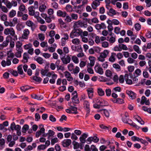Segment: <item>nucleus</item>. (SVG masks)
<instances>
[{"mask_svg":"<svg viewBox=\"0 0 151 151\" xmlns=\"http://www.w3.org/2000/svg\"><path fill=\"white\" fill-rule=\"evenodd\" d=\"M87 91L88 92V97L90 99L92 98L93 96V91L92 88H89L87 89Z\"/></svg>","mask_w":151,"mask_h":151,"instance_id":"nucleus-23","label":"nucleus"},{"mask_svg":"<svg viewBox=\"0 0 151 151\" xmlns=\"http://www.w3.org/2000/svg\"><path fill=\"white\" fill-rule=\"evenodd\" d=\"M107 13L110 16L116 15V11L112 8L110 9L109 10V12H107Z\"/></svg>","mask_w":151,"mask_h":151,"instance_id":"nucleus-32","label":"nucleus"},{"mask_svg":"<svg viewBox=\"0 0 151 151\" xmlns=\"http://www.w3.org/2000/svg\"><path fill=\"white\" fill-rule=\"evenodd\" d=\"M119 44L122 50H128V48L126 45L123 44Z\"/></svg>","mask_w":151,"mask_h":151,"instance_id":"nucleus-56","label":"nucleus"},{"mask_svg":"<svg viewBox=\"0 0 151 151\" xmlns=\"http://www.w3.org/2000/svg\"><path fill=\"white\" fill-rule=\"evenodd\" d=\"M29 128V126L27 124H24L22 128V132L23 133H25Z\"/></svg>","mask_w":151,"mask_h":151,"instance_id":"nucleus-35","label":"nucleus"},{"mask_svg":"<svg viewBox=\"0 0 151 151\" xmlns=\"http://www.w3.org/2000/svg\"><path fill=\"white\" fill-rule=\"evenodd\" d=\"M25 7L23 4H21L19 8V9L20 11L22 12L24 11L25 10Z\"/></svg>","mask_w":151,"mask_h":151,"instance_id":"nucleus-63","label":"nucleus"},{"mask_svg":"<svg viewBox=\"0 0 151 151\" xmlns=\"http://www.w3.org/2000/svg\"><path fill=\"white\" fill-rule=\"evenodd\" d=\"M65 21L67 23H69L72 20V19L67 14H66V15L65 16Z\"/></svg>","mask_w":151,"mask_h":151,"instance_id":"nucleus-43","label":"nucleus"},{"mask_svg":"<svg viewBox=\"0 0 151 151\" xmlns=\"http://www.w3.org/2000/svg\"><path fill=\"white\" fill-rule=\"evenodd\" d=\"M11 59L6 58V61L5 60H3L1 63V65L4 67H5L6 65L9 66L11 65Z\"/></svg>","mask_w":151,"mask_h":151,"instance_id":"nucleus-10","label":"nucleus"},{"mask_svg":"<svg viewBox=\"0 0 151 151\" xmlns=\"http://www.w3.org/2000/svg\"><path fill=\"white\" fill-rule=\"evenodd\" d=\"M61 59L63 64H67L70 62L71 58L69 55H66V57L65 56L61 58Z\"/></svg>","mask_w":151,"mask_h":151,"instance_id":"nucleus-7","label":"nucleus"},{"mask_svg":"<svg viewBox=\"0 0 151 151\" xmlns=\"http://www.w3.org/2000/svg\"><path fill=\"white\" fill-rule=\"evenodd\" d=\"M22 65L21 64L19 65L17 67V70L18 73L20 75H22L23 73V71L22 69Z\"/></svg>","mask_w":151,"mask_h":151,"instance_id":"nucleus-36","label":"nucleus"},{"mask_svg":"<svg viewBox=\"0 0 151 151\" xmlns=\"http://www.w3.org/2000/svg\"><path fill=\"white\" fill-rule=\"evenodd\" d=\"M67 14L66 12L60 10H58L57 12V14L58 16L62 17H65Z\"/></svg>","mask_w":151,"mask_h":151,"instance_id":"nucleus-18","label":"nucleus"},{"mask_svg":"<svg viewBox=\"0 0 151 151\" xmlns=\"http://www.w3.org/2000/svg\"><path fill=\"white\" fill-rule=\"evenodd\" d=\"M129 75L127 74H126L124 75V79L126 81V83L131 85L132 83V81L131 79L129 78Z\"/></svg>","mask_w":151,"mask_h":151,"instance_id":"nucleus-24","label":"nucleus"},{"mask_svg":"<svg viewBox=\"0 0 151 151\" xmlns=\"http://www.w3.org/2000/svg\"><path fill=\"white\" fill-rule=\"evenodd\" d=\"M113 66L118 71H120L121 70L120 66L118 64H114L113 65Z\"/></svg>","mask_w":151,"mask_h":151,"instance_id":"nucleus-45","label":"nucleus"},{"mask_svg":"<svg viewBox=\"0 0 151 151\" xmlns=\"http://www.w3.org/2000/svg\"><path fill=\"white\" fill-rule=\"evenodd\" d=\"M120 28L119 27H115L114 28V32L116 34H119L120 33Z\"/></svg>","mask_w":151,"mask_h":151,"instance_id":"nucleus-60","label":"nucleus"},{"mask_svg":"<svg viewBox=\"0 0 151 151\" xmlns=\"http://www.w3.org/2000/svg\"><path fill=\"white\" fill-rule=\"evenodd\" d=\"M71 49L73 50L78 52H82L83 50L82 48L81 45H78V46H75L72 45L71 46Z\"/></svg>","mask_w":151,"mask_h":151,"instance_id":"nucleus-15","label":"nucleus"},{"mask_svg":"<svg viewBox=\"0 0 151 151\" xmlns=\"http://www.w3.org/2000/svg\"><path fill=\"white\" fill-rule=\"evenodd\" d=\"M47 7L45 4H42L40 6L39 8V11L41 12H43L46 9Z\"/></svg>","mask_w":151,"mask_h":151,"instance_id":"nucleus-40","label":"nucleus"},{"mask_svg":"<svg viewBox=\"0 0 151 151\" xmlns=\"http://www.w3.org/2000/svg\"><path fill=\"white\" fill-rule=\"evenodd\" d=\"M112 25H108L107 26V28L109 31V33H108L107 31L104 30V36H107L108 33L110 36H111L112 35V31L113 29V27Z\"/></svg>","mask_w":151,"mask_h":151,"instance_id":"nucleus-9","label":"nucleus"},{"mask_svg":"<svg viewBox=\"0 0 151 151\" xmlns=\"http://www.w3.org/2000/svg\"><path fill=\"white\" fill-rule=\"evenodd\" d=\"M65 9L68 12H72L73 10L72 6L69 4H68L65 7Z\"/></svg>","mask_w":151,"mask_h":151,"instance_id":"nucleus-51","label":"nucleus"},{"mask_svg":"<svg viewBox=\"0 0 151 151\" xmlns=\"http://www.w3.org/2000/svg\"><path fill=\"white\" fill-rule=\"evenodd\" d=\"M16 11L14 10H12L9 12V16L10 18H12L16 15Z\"/></svg>","mask_w":151,"mask_h":151,"instance_id":"nucleus-39","label":"nucleus"},{"mask_svg":"<svg viewBox=\"0 0 151 151\" xmlns=\"http://www.w3.org/2000/svg\"><path fill=\"white\" fill-rule=\"evenodd\" d=\"M34 8L33 6H31L28 8V10L29 11V14L30 16H33L35 11L33 10Z\"/></svg>","mask_w":151,"mask_h":151,"instance_id":"nucleus-31","label":"nucleus"},{"mask_svg":"<svg viewBox=\"0 0 151 151\" xmlns=\"http://www.w3.org/2000/svg\"><path fill=\"white\" fill-rule=\"evenodd\" d=\"M113 50L115 51H121L122 50L120 44L114 47L113 48Z\"/></svg>","mask_w":151,"mask_h":151,"instance_id":"nucleus-47","label":"nucleus"},{"mask_svg":"<svg viewBox=\"0 0 151 151\" xmlns=\"http://www.w3.org/2000/svg\"><path fill=\"white\" fill-rule=\"evenodd\" d=\"M104 144L106 145V146L104 145V150L108 148H111L112 146L114 145H113V143L110 142L109 140H104Z\"/></svg>","mask_w":151,"mask_h":151,"instance_id":"nucleus-19","label":"nucleus"},{"mask_svg":"<svg viewBox=\"0 0 151 151\" xmlns=\"http://www.w3.org/2000/svg\"><path fill=\"white\" fill-rule=\"evenodd\" d=\"M134 28L137 31H139L141 29V25L138 23H136L135 24Z\"/></svg>","mask_w":151,"mask_h":151,"instance_id":"nucleus-58","label":"nucleus"},{"mask_svg":"<svg viewBox=\"0 0 151 151\" xmlns=\"http://www.w3.org/2000/svg\"><path fill=\"white\" fill-rule=\"evenodd\" d=\"M134 118L141 125H143L145 124L144 122L141 117L138 115H135L134 116Z\"/></svg>","mask_w":151,"mask_h":151,"instance_id":"nucleus-20","label":"nucleus"},{"mask_svg":"<svg viewBox=\"0 0 151 151\" xmlns=\"http://www.w3.org/2000/svg\"><path fill=\"white\" fill-rule=\"evenodd\" d=\"M116 55V53H112V55L109 58V60L111 62H114L115 60V55Z\"/></svg>","mask_w":151,"mask_h":151,"instance_id":"nucleus-42","label":"nucleus"},{"mask_svg":"<svg viewBox=\"0 0 151 151\" xmlns=\"http://www.w3.org/2000/svg\"><path fill=\"white\" fill-rule=\"evenodd\" d=\"M59 23L60 25V26L62 28H65L66 27V24L64 22L63 20L61 18L58 19Z\"/></svg>","mask_w":151,"mask_h":151,"instance_id":"nucleus-29","label":"nucleus"},{"mask_svg":"<svg viewBox=\"0 0 151 151\" xmlns=\"http://www.w3.org/2000/svg\"><path fill=\"white\" fill-rule=\"evenodd\" d=\"M129 122H130V123H129V124L130 125L133 126L138 129L140 128V127L137 126L135 123H134L132 120H130Z\"/></svg>","mask_w":151,"mask_h":151,"instance_id":"nucleus-44","label":"nucleus"},{"mask_svg":"<svg viewBox=\"0 0 151 151\" xmlns=\"http://www.w3.org/2000/svg\"><path fill=\"white\" fill-rule=\"evenodd\" d=\"M116 103L121 104L124 103V101L122 99L117 98L116 99Z\"/></svg>","mask_w":151,"mask_h":151,"instance_id":"nucleus-55","label":"nucleus"},{"mask_svg":"<svg viewBox=\"0 0 151 151\" xmlns=\"http://www.w3.org/2000/svg\"><path fill=\"white\" fill-rule=\"evenodd\" d=\"M4 33L6 35L10 34L12 36H13L15 35V31L12 28L5 29H4Z\"/></svg>","mask_w":151,"mask_h":151,"instance_id":"nucleus-5","label":"nucleus"},{"mask_svg":"<svg viewBox=\"0 0 151 151\" xmlns=\"http://www.w3.org/2000/svg\"><path fill=\"white\" fill-rule=\"evenodd\" d=\"M98 59L100 61L103 62L104 61V52H101L100 53Z\"/></svg>","mask_w":151,"mask_h":151,"instance_id":"nucleus-46","label":"nucleus"},{"mask_svg":"<svg viewBox=\"0 0 151 151\" xmlns=\"http://www.w3.org/2000/svg\"><path fill=\"white\" fill-rule=\"evenodd\" d=\"M74 65L72 63L69 64L68 66V68L69 71H71L73 70Z\"/></svg>","mask_w":151,"mask_h":151,"instance_id":"nucleus-64","label":"nucleus"},{"mask_svg":"<svg viewBox=\"0 0 151 151\" xmlns=\"http://www.w3.org/2000/svg\"><path fill=\"white\" fill-rule=\"evenodd\" d=\"M12 39V37L10 35L8 36L6 38V40L4 41L2 44H0V50H2L4 47H6Z\"/></svg>","mask_w":151,"mask_h":151,"instance_id":"nucleus-3","label":"nucleus"},{"mask_svg":"<svg viewBox=\"0 0 151 151\" xmlns=\"http://www.w3.org/2000/svg\"><path fill=\"white\" fill-rule=\"evenodd\" d=\"M127 93L132 99H134L136 98V95L131 91L127 90Z\"/></svg>","mask_w":151,"mask_h":151,"instance_id":"nucleus-14","label":"nucleus"},{"mask_svg":"<svg viewBox=\"0 0 151 151\" xmlns=\"http://www.w3.org/2000/svg\"><path fill=\"white\" fill-rule=\"evenodd\" d=\"M33 79L35 81L38 82L40 83L42 80V79L40 77H38L37 76H33Z\"/></svg>","mask_w":151,"mask_h":151,"instance_id":"nucleus-54","label":"nucleus"},{"mask_svg":"<svg viewBox=\"0 0 151 151\" xmlns=\"http://www.w3.org/2000/svg\"><path fill=\"white\" fill-rule=\"evenodd\" d=\"M33 87H31L29 86H23L20 87V89L22 92H25L26 91L29 90V89L33 88Z\"/></svg>","mask_w":151,"mask_h":151,"instance_id":"nucleus-27","label":"nucleus"},{"mask_svg":"<svg viewBox=\"0 0 151 151\" xmlns=\"http://www.w3.org/2000/svg\"><path fill=\"white\" fill-rule=\"evenodd\" d=\"M71 143L70 139H66L64 140L62 142V145L64 147H67L69 146Z\"/></svg>","mask_w":151,"mask_h":151,"instance_id":"nucleus-11","label":"nucleus"},{"mask_svg":"<svg viewBox=\"0 0 151 151\" xmlns=\"http://www.w3.org/2000/svg\"><path fill=\"white\" fill-rule=\"evenodd\" d=\"M122 120L124 123H128L129 124V123H130V122H129L130 120H132L125 116H123L122 118Z\"/></svg>","mask_w":151,"mask_h":151,"instance_id":"nucleus-38","label":"nucleus"},{"mask_svg":"<svg viewBox=\"0 0 151 151\" xmlns=\"http://www.w3.org/2000/svg\"><path fill=\"white\" fill-rule=\"evenodd\" d=\"M72 95L73 96V97L71 99L73 103L76 104H79L80 101L78 98L77 91H74L72 93Z\"/></svg>","mask_w":151,"mask_h":151,"instance_id":"nucleus-4","label":"nucleus"},{"mask_svg":"<svg viewBox=\"0 0 151 151\" xmlns=\"http://www.w3.org/2000/svg\"><path fill=\"white\" fill-rule=\"evenodd\" d=\"M29 31L28 29H25L24 30L23 33L22 37L23 39H27L29 34Z\"/></svg>","mask_w":151,"mask_h":151,"instance_id":"nucleus-13","label":"nucleus"},{"mask_svg":"<svg viewBox=\"0 0 151 151\" xmlns=\"http://www.w3.org/2000/svg\"><path fill=\"white\" fill-rule=\"evenodd\" d=\"M32 47V45L31 43H29L25 45L24 47V48L26 50L29 49Z\"/></svg>","mask_w":151,"mask_h":151,"instance_id":"nucleus-61","label":"nucleus"},{"mask_svg":"<svg viewBox=\"0 0 151 151\" xmlns=\"http://www.w3.org/2000/svg\"><path fill=\"white\" fill-rule=\"evenodd\" d=\"M34 59L40 64H42L44 63L43 59L41 57H38L37 58H34Z\"/></svg>","mask_w":151,"mask_h":151,"instance_id":"nucleus-30","label":"nucleus"},{"mask_svg":"<svg viewBox=\"0 0 151 151\" xmlns=\"http://www.w3.org/2000/svg\"><path fill=\"white\" fill-rule=\"evenodd\" d=\"M62 35L63 37L62 38L61 40H66L68 39L69 36L67 33H64Z\"/></svg>","mask_w":151,"mask_h":151,"instance_id":"nucleus-53","label":"nucleus"},{"mask_svg":"<svg viewBox=\"0 0 151 151\" xmlns=\"http://www.w3.org/2000/svg\"><path fill=\"white\" fill-rule=\"evenodd\" d=\"M104 27V23H102L101 24H97L95 25V28L97 30L103 29Z\"/></svg>","mask_w":151,"mask_h":151,"instance_id":"nucleus-34","label":"nucleus"},{"mask_svg":"<svg viewBox=\"0 0 151 151\" xmlns=\"http://www.w3.org/2000/svg\"><path fill=\"white\" fill-rule=\"evenodd\" d=\"M20 126L19 125H16L14 122L12 123L11 124L10 128L13 131L14 130H19L20 128Z\"/></svg>","mask_w":151,"mask_h":151,"instance_id":"nucleus-16","label":"nucleus"},{"mask_svg":"<svg viewBox=\"0 0 151 151\" xmlns=\"http://www.w3.org/2000/svg\"><path fill=\"white\" fill-rule=\"evenodd\" d=\"M107 38V40L109 41L110 43H113L115 41V38L112 36L110 38L108 37Z\"/></svg>","mask_w":151,"mask_h":151,"instance_id":"nucleus-48","label":"nucleus"},{"mask_svg":"<svg viewBox=\"0 0 151 151\" xmlns=\"http://www.w3.org/2000/svg\"><path fill=\"white\" fill-rule=\"evenodd\" d=\"M84 108L87 111V114H89L90 112V104L88 101L85 100L83 102Z\"/></svg>","mask_w":151,"mask_h":151,"instance_id":"nucleus-8","label":"nucleus"},{"mask_svg":"<svg viewBox=\"0 0 151 151\" xmlns=\"http://www.w3.org/2000/svg\"><path fill=\"white\" fill-rule=\"evenodd\" d=\"M88 25L86 22L82 21H78L75 22L73 27L78 29H80V27L86 28Z\"/></svg>","mask_w":151,"mask_h":151,"instance_id":"nucleus-2","label":"nucleus"},{"mask_svg":"<svg viewBox=\"0 0 151 151\" xmlns=\"http://www.w3.org/2000/svg\"><path fill=\"white\" fill-rule=\"evenodd\" d=\"M25 24L27 26L30 27L32 31H34L37 27L35 24L30 20L27 21L25 23Z\"/></svg>","mask_w":151,"mask_h":151,"instance_id":"nucleus-6","label":"nucleus"},{"mask_svg":"<svg viewBox=\"0 0 151 151\" xmlns=\"http://www.w3.org/2000/svg\"><path fill=\"white\" fill-rule=\"evenodd\" d=\"M7 58L9 59H11V60L14 57V54L12 52L11 50L8 51L7 52Z\"/></svg>","mask_w":151,"mask_h":151,"instance_id":"nucleus-28","label":"nucleus"},{"mask_svg":"<svg viewBox=\"0 0 151 151\" xmlns=\"http://www.w3.org/2000/svg\"><path fill=\"white\" fill-rule=\"evenodd\" d=\"M29 55L27 52L24 53L23 55V60L22 61L24 63H27L28 62V59L29 58Z\"/></svg>","mask_w":151,"mask_h":151,"instance_id":"nucleus-22","label":"nucleus"},{"mask_svg":"<svg viewBox=\"0 0 151 151\" xmlns=\"http://www.w3.org/2000/svg\"><path fill=\"white\" fill-rule=\"evenodd\" d=\"M89 59L90 61V63L88 64L87 65H89V66L92 67L94 65L95 58L94 57L90 56L89 57Z\"/></svg>","mask_w":151,"mask_h":151,"instance_id":"nucleus-25","label":"nucleus"},{"mask_svg":"<svg viewBox=\"0 0 151 151\" xmlns=\"http://www.w3.org/2000/svg\"><path fill=\"white\" fill-rule=\"evenodd\" d=\"M38 37L39 39L41 41H43L45 39V35L44 34L42 33H39L38 34Z\"/></svg>","mask_w":151,"mask_h":151,"instance_id":"nucleus-50","label":"nucleus"},{"mask_svg":"<svg viewBox=\"0 0 151 151\" xmlns=\"http://www.w3.org/2000/svg\"><path fill=\"white\" fill-rule=\"evenodd\" d=\"M100 4V2L98 0H95L93 1L91 4V6L92 8L96 9L97 7Z\"/></svg>","mask_w":151,"mask_h":151,"instance_id":"nucleus-21","label":"nucleus"},{"mask_svg":"<svg viewBox=\"0 0 151 151\" xmlns=\"http://www.w3.org/2000/svg\"><path fill=\"white\" fill-rule=\"evenodd\" d=\"M105 75L107 77L109 78V79H108L109 80L112 75V73L109 70H107L105 72ZM107 81L108 79H106L104 78V82Z\"/></svg>","mask_w":151,"mask_h":151,"instance_id":"nucleus-26","label":"nucleus"},{"mask_svg":"<svg viewBox=\"0 0 151 151\" xmlns=\"http://www.w3.org/2000/svg\"><path fill=\"white\" fill-rule=\"evenodd\" d=\"M97 92L99 95L100 96H102L104 95V91L101 88L98 89Z\"/></svg>","mask_w":151,"mask_h":151,"instance_id":"nucleus-52","label":"nucleus"},{"mask_svg":"<svg viewBox=\"0 0 151 151\" xmlns=\"http://www.w3.org/2000/svg\"><path fill=\"white\" fill-rule=\"evenodd\" d=\"M133 48L135 51L138 54H140L141 52V50L139 49V47L136 45H134L133 46Z\"/></svg>","mask_w":151,"mask_h":151,"instance_id":"nucleus-33","label":"nucleus"},{"mask_svg":"<svg viewBox=\"0 0 151 151\" xmlns=\"http://www.w3.org/2000/svg\"><path fill=\"white\" fill-rule=\"evenodd\" d=\"M98 103L99 104H95L93 105V107L96 109L100 108L101 106H103V103L101 101L98 102Z\"/></svg>","mask_w":151,"mask_h":151,"instance_id":"nucleus-37","label":"nucleus"},{"mask_svg":"<svg viewBox=\"0 0 151 151\" xmlns=\"http://www.w3.org/2000/svg\"><path fill=\"white\" fill-rule=\"evenodd\" d=\"M95 71L97 73L101 75L103 73V69L99 65H96L95 67Z\"/></svg>","mask_w":151,"mask_h":151,"instance_id":"nucleus-17","label":"nucleus"},{"mask_svg":"<svg viewBox=\"0 0 151 151\" xmlns=\"http://www.w3.org/2000/svg\"><path fill=\"white\" fill-rule=\"evenodd\" d=\"M82 30L81 29H78L73 27V29L70 32V37L71 38H73L75 37H78L81 36L82 33Z\"/></svg>","mask_w":151,"mask_h":151,"instance_id":"nucleus-1","label":"nucleus"},{"mask_svg":"<svg viewBox=\"0 0 151 151\" xmlns=\"http://www.w3.org/2000/svg\"><path fill=\"white\" fill-rule=\"evenodd\" d=\"M72 19L77 20L78 18V15L77 14L72 13L71 14Z\"/></svg>","mask_w":151,"mask_h":151,"instance_id":"nucleus-62","label":"nucleus"},{"mask_svg":"<svg viewBox=\"0 0 151 151\" xmlns=\"http://www.w3.org/2000/svg\"><path fill=\"white\" fill-rule=\"evenodd\" d=\"M46 147L45 145H40L37 147V149L39 150H44L46 149Z\"/></svg>","mask_w":151,"mask_h":151,"instance_id":"nucleus-57","label":"nucleus"},{"mask_svg":"<svg viewBox=\"0 0 151 151\" xmlns=\"http://www.w3.org/2000/svg\"><path fill=\"white\" fill-rule=\"evenodd\" d=\"M110 111V110H108L104 109V116L107 118H108L109 117Z\"/></svg>","mask_w":151,"mask_h":151,"instance_id":"nucleus-59","label":"nucleus"},{"mask_svg":"<svg viewBox=\"0 0 151 151\" xmlns=\"http://www.w3.org/2000/svg\"><path fill=\"white\" fill-rule=\"evenodd\" d=\"M125 23L127 25H129V26L132 25V18H128V19L125 22Z\"/></svg>","mask_w":151,"mask_h":151,"instance_id":"nucleus-41","label":"nucleus"},{"mask_svg":"<svg viewBox=\"0 0 151 151\" xmlns=\"http://www.w3.org/2000/svg\"><path fill=\"white\" fill-rule=\"evenodd\" d=\"M140 103L142 105L145 104L146 105H148L150 104L149 100H147V98L144 96H142Z\"/></svg>","mask_w":151,"mask_h":151,"instance_id":"nucleus-12","label":"nucleus"},{"mask_svg":"<svg viewBox=\"0 0 151 151\" xmlns=\"http://www.w3.org/2000/svg\"><path fill=\"white\" fill-rule=\"evenodd\" d=\"M72 42L73 44L78 45L79 44L80 40L78 38H75L72 40Z\"/></svg>","mask_w":151,"mask_h":151,"instance_id":"nucleus-49","label":"nucleus"}]
</instances>
